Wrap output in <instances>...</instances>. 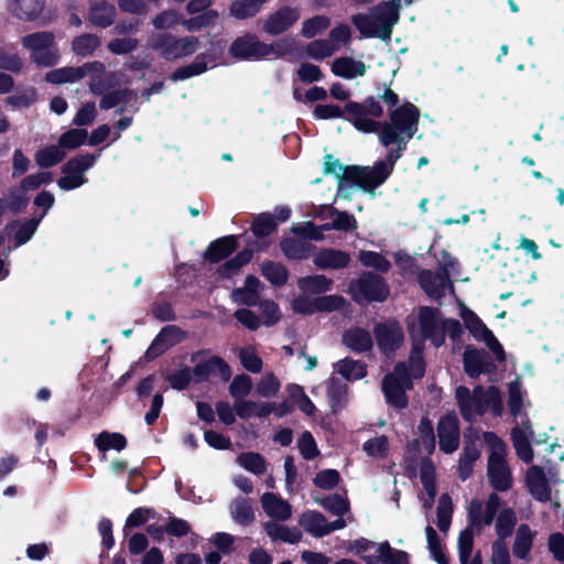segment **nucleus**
<instances>
[{"label":"nucleus","mask_w":564,"mask_h":564,"mask_svg":"<svg viewBox=\"0 0 564 564\" xmlns=\"http://www.w3.org/2000/svg\"><path fill=\"white\" fill-rule=\"evenodd\" d=\"M346 112L358 130L362 132L379 131L380 142L384 147L393 144L402 134H405L406 139H411L417 130L419 110L412 104H405L393 110L390 113L391 122H379L368 118L382 116V107L373 97H369L362 104L349 101L346 105Z\"/></svg>","instance_id":"obj_1"},{"label":"nucleus","mask_w":564,"mask_h":564,"mask_svg":"<svg viewBox=\"0 0 564 564\" xmlns=\"http://www.w3.org/2000/svg\"><path fill=\"white\" fill-rule=\"evenodd\" d=\"M401 0H389L371 8L369 14H355L351 23L362 36L379 37L383 41L391 39L392 28L399 20Z\"/></svg>","instance_id":"obj_2"},{"label":"nucleus","mask_w":564,"mask_h":564,"mask_svg":"<svg viewBox=\"0 0 564 564\" xmlns=\"http://www.w3.org/2000/svg\"><path fill=\"white\" fill-rule=\"evenodd\" d=\"M455 397L459 412L467 422L471 423L476 415L485 414L488 409L497 416L502 414V399L497 387L485 389L477 386L470 391L467 387L459 386L456 388Z\"/></svg>","instance_id":"obj_3"},{"label":"nucleus","mask_w":564,"mask_h":564,"mask_svg":"<svg viewBox=\"0 0 564 564\" xmlns=\"http://www.w3.org/2000/svg\"><path fill=\"white\" fill-rule=\"evenodd\" d=\"M199 45L196 36L176 37L169 32L153 33L148 37V48L156 52L166 61H175L193 55Z\"/></svg>","instance_id":"obj_4"},{"label":"nucleus","mask_w":564,"mask_h":564,"mask_svg":"<svg viewBox=\"0 0 564 564\" xmlns=\"http://www.w3.org/2000/svg\"><path fill=\"white\" fill-rule=\"evenodd\" d=\"M349 293L358 304L369 302H382L389 295V289L384 280L372 272H364L358 279L349 284Z\"/></svg>","instance_id":"obj_5"},{"label":"nucleus","mask_w":564,"mask_h":564,"mask_svg":"<svg viewBox=\"0 0 564 564\" xmlns=\"http://www.w3.org/2000/svg\"><path fill=\"white\" fill-rule=\"evenodd\" d=\"M412 386V379L404 362L397 364L393 372L386 375L382 380V391L387 401L398 409L408 405L405 391Z\"/></svg>","instance_id":"obj_6"},{"label":"nucleus","mask_w":564,"mask_h":564,"mask_svg":"<svg viewBox=\"0 0 564 564\" xmlns=\"http://www.w3.org/2000/svg\"><path fill=\"white\" fill-rule=\"evenodd\" d=\"M401 151L391 150L387 156V161H379L373 167L355 166L350 170L349 178L359 181L367 188L378 187L391 174L394 163L400 159Z\"/></svg>","instance_id":"obj_7"},{"label":"nucleus","mask_w":564,"mask_h":564,"mask_svg":"<svg viewBox=\"0 0 564 564\" xmlns=\"http://www.w3.org/2000/svg\"><path fill=\"white\" fill-rule=\"evenodd\" d=\"M95 154L77 155L67 161L62 166L64 176L58 178L57 184L64 191H69L86 183L85 172L91 167L96 161Z\"/></svg>","instance_id":"obj_8"},{"label":"nucleus","mask_w":564,"mask_h":564,"mask_svg":"<svg viewBox=\"0 0 564 564\" xmlns=\"http://www.w3.org/2000/svg\"><path fill=\"white\" fill-rule=\"evenodd\" d=\"M204 355H207V351L199 350L194 352L191 357V361L196 362L193 368V375L196 377L197 381H204L210 375H215L217 372L224 381H228L231 377L229 365L218 356H212L207 359L200 358Z\"/></svg>","instance_id":"obj_9"},{"label":"nucleus","mask_w":564,"mask_h":564,"mask_svg":"<svg viewBox=\"0 0 564 564\" xmlns=\"http://www.w3.org/2000/svg\"><path fill=\"white\" fill-rule=\"evenodd\" d=\"M269 44L250 33L237 37L229 47V53L237 59H261L269 55Z\"/></svg>","instance_id":"obj_10"},{"label":"nucleus","mask_w":564,"mask_h":564,"mask_svg":"<svg viewBox=\"0 0 564 564\" xmlns=\"http://www.w3.org/2000/svg\"><path fill=\"white\" fill-rule=\"evenodd\" d=\"M373 335L379 349L387 356L399 349L403 343L402 328L394 321L377 324Z\"/></svg>","instance_id":"obj_11"},{"label":"nucleus","mask_w":564,"mask_h":564,"mask_svg":"<svg viewBox=\"0 0 564 564\" xmlns=\"http://www.w3.org/2000/svg\"><path fill=\"white\" fill-rule=\"evenodd\" d=\"M186 333L176 325H167L161 329L156 335L151 346L144 354V360L151 361L162 354H164L170 347L181 343L185 339Z\"/></svg>","instance_id":"obj_12"},{"label":"nucleus","mask_w":564,"mask_h":564,"mask_svg":"<svg viewBox=\"0 0 564 564\" xmlns=\"http://www.w3.org/2000/svg\"><path fill=\"white\" fill-rule=\"evenodd\" d=\"M419 324H420V337L416 339H422L424 344V339H431L432 343L440 347L444 343V336L442 327V322L438 317V311L431 307H422L419 313Z\"/></svg>","instance_id":"obj_13"},{"label":"nucleus","mask_w":564,"mask_h":564,"mask_svg":"<svg viewBox=\"0 0 564 564\" xmlns=\"http://www.w3.org/2000/svg\"><path fill=\"white\" fill-rule=\"evenodd\" d=\"M419 282L425 293L435 300L441 299L447 288L453 289L449 282V272L445 265L437 272L422 270L419 273Z\"/></svg>","instance_id":"obj_14"},{"label":"nucleus","mask_w":564,"mask_h":564,"mask_svg":"<svg viewBox=\"0 0 564 564\" xmlns=\"http://www.w3.org/2000/svg\"><path fill=\"white\" fill-rule=\"evenodd\" d=\"M488 478L491 486L498 491H506L511 488L510 468L503 456L497 451L492 452L488 458Z\"/></svg>","instance_id":"obj_15"},{"label":"nucleus","mask_w":564,"mask_h":564,"mask_svg":"<svg viewBox=\"0 0 564 564\" xmlns=\"http://www.w3.org/2000/svg\"><path fill=\"white\" fill-rule=\"evenodd\" d=\"M440 448L447 454L455 452L459 445L458 420L454 415L443 416L437 425Z\"/></svg>","instance_id":"obj_16"},{"label":"nucleus","mask_w":564,"mask_h":564,"mask_svg":"<svg viewBox=\"0 0 564 564\" xmlns=\"http://www.w3.org/2000/svg\"><path fill=\"white\" fill-rule=\"evenodd\" d=\"M525 486L532 497L541 502L551 500V485L544 469L538 465L531 466L525 473Z\"/></svg>","instance_id":"obj_17"},{"label":"nucleus","mask_w":564,"mask_h":564,"mask_svg":"<svg viewBox=\"0 0 564 564\" xmlns=\"http://www.w3.org/2000/svg\"><path fill=\"white\" fill-rule=\"evenodd\" d=\"M300 19L297 9L283 7L271 13L264 24L263 30L270 35H279L285 32Z\"/></svg>","instance_id":"obj_18"},{"label":"nucleus","mask_w":564,"mask_h":564,"mask_svg":"<svg viewBox=\"0 0 564 564\" xmlns=\"http://www.w3.org/2000/svg\"><path fill=\"white\" fill-rule=\"evenodd\" d=\"M87 12V21L93 25L106 29L113 24L117 10L113 4L107 0H89Z\"/></svg>","instance_id":"obj_19"},{"label":"nucleus","mask_w":564,"mask_h":564,"mask_svg":"<svg viewBox=\"0 0 564 564\" xmlns=\"http://www.w3.org/2000/svg\"><path fill=\"white\" fill-rule=\"evenodd\" d=\"M464 369L471 378H477L492 366L490 355L484 349L467 347L464 352Z\"/></svg>","instance_id":"obj_20"},{"label":"nucleus","mask_w":564,"mask_h":564,"mask_svg":"<svg viewBox=\"0 0 564 564\" xmlns=\"http://www.w3.org/2000/svg\"><path fill=\"white\" fill-rule=\"evenodd\" d=\"M262 288L263 284L258 278L254 275H248L242 288L232 290L231 299L237 304L254 306L260 301V289Z\"/></svg>","instance_id":"obj_21"},{"label":"nucleus","mask_w":564,"mask_h":564,"mask_svg":"<svg viewBox=\"0 0 564 564\" xmlns=\"http://www.w3.org/2000/svg\"><path fill=\"white\" fill-rule=\"evenodd\" d=\"M264 512L274 520L285 521L292 514L291 505L273 492H265L261 497Z\"/></svg>","instance_id":"obj_22"},{"label":"nucleus","mask_w":564,"mask_h":564,"mask_svg":"<svg viewBox=\"0 0 564 564\" xmlns=\"http://www.w3.org/2000/svg\"><path fill=\"white\" fill-rule=\"evenodd\" d=\"M349 262L350 256L336 249H323L314 257V264L321 269H343Z\"/></svg>","instance_id":"obj_23"},{"label":"nucleus","mask_w":564,"mask_h":564,"mask_svg":"<svg viewBox=\"0 0 564 564\" xmlns=\"http://www.w3.org/2000/svg\"><path fill=\"white\" fill-rule=\"evenodd\" d=\"M238 247L236 236H227L213 241L204 252V258L210 262H219L230 256Z\"/></svg>","instance_id":"obj_24"},{"label":"nucleus","mask_w":564,"mask_h":564,"mask_svg":"<svg viewBox=\"0 0 564 564\" xmlns=\"http://www.w3.org/2000/svg\"><path fill=\"white\" fill-rule=\"evenodd\" d=\"M343 343L356 352L368 351L373 345L370 333L360 327L346 330L343 335Z\"/></svg>","instance_id":"obj_25"},{"label":"nucleus","mask_w":564,"mask_h":564,"mask_svg":"<svg viewBox=\"0 0 564 564\" xmlns=\"http://www.w3.org/2000/svg\"><path fill=\"white\" fill-rule=\"evenodd\" d=\"M480 451L476 440L467 438L465 435V446L458 462L459 477L466 480L473 473V464L479 458Z\"/></svg>","instance_id":"obj_26"},{"label":"nucleus","mask_w":564,"mask_h":564,"mask_svg":"<svg viewBox=\"0 0 564 564\" xmlns=\"http://www.w3.org/2000/svg\"><path fill=\"white\" fill-rule=\"evenodd\" d=\"M265 533L273 541H283L290 544H296L302 539V532L297 528H289L276 523L275 521H268L263 524Z\"/></svg>","instance_id":"obj_27"},{"label":"nucleus","mask_w":564,"mask_h":564,"mask_svg":"<svg viewBox=\"0 0 564 564\" xmlns=\"http://www.w3.org/2000/svg\"><path fill=\"white\" fill-rule=\"evenodd\" d=\"M299 523L315 538L327 535V519L321 512L306 511L300 517Z\"/></svg>","instance_id":"obj_28"},{"label":"nucleus","mask_w":564,"mask_h":564,"mask_svg":"<svg viewBox=\"0 0 564 564\" xmlns=\"http://www.w3.org/2000/svg\"><path fill=\"white\" fill-rule=\"evenodd\" d=\"M332 70L337 76L354 78L356 76H362L366 72V66L360 61H355L349 57H339L333 62Z\"/></svg>","instance_id":"obj_29"},{"label":"nucleus","mask_w":564,"mask_h":564,"mask_svg":"<svg viewBox=\"0 0 564 564\" xmlns=\"http://www.w3.org/2000/svg\"><path fill=\"white\" fill-rule=\"evenodd\" d=\"M45 0H14L13 14L20 20L33 21L43 12Z\"/></svg>","instance_id":"obj_30"},{"label":"nucleus","mask_w":564,"mask_h":564,"mask_svg":"<svg viewBox=\"0 0 564 564\" xmlns=\"http://www.w3.org/2000/svg\"><path fill=\"white\" fill-rule=\"evenodd\" d=\"M101 40L93 33H85L75 36L72 41V51L80 57L94 55L95 51L100 46Z\"/></svg>","instance_id":"obj_31"},{"label":"nucleus","mask_w":564,"mask_h":564,"mask_svg":"<svg viewBox=\"0 0 564 564\" xmlns=\"http://www.w3.org/2000/svg\"><path fill=\"white\" fill-rule=\"evenodd\" d=\"M297 285L304 294H322L330 290L333 280L317 274L299 279Z\"/></svg>","instance_id":"obj_32"},{"label":"nucleus","mask_w":564,"mask_h":564,"mask_svg":"<svg viewBox=\"0 0 564 564\" xmlns=\"http://www.w3.org/2000/svg\"><path fill=\"white\" fill-rule=\"evenodd\" d=\"M409 330L412 336V350L409 358L411 375L413 378H421L423 377L425 369L422 356L424 344L422 343V339H416L414 326H410Z\"/></svg>","instance_id":"obj_33"},{"label":"nucleus","mask_w":564,"mask_h":564,"mask_svg":"<svg viewBox=\"0 0 564 564\" xmlns=\"http://www.w3.org/2000/svg\"><path fill=\"white\" fill-rule=\"evenodd\" d=\"M230 513L232 519L241 525H248L254 520L251 501L243 497H238L231 502Z\"/></svg>","instance_id":"obj_34"},{"label":"nucleus","mask_w":564,"mask_h":564,"mask_svg":"<svg viewBox=\"0 0 564 564\" xmlns=\"http://www.w3.org/2000/svg\"><path fill=\"white\" fill-rule=\"evenodd\" d=\"M268 0H234L230 4V14L243 20L254 17Z\"/></svg>","instance_id":"obj_35"},{"label":"nucleus","mask_w":564,"mask_h":564,"mask_svg":"<svg viewBox=\"0 0 564 564\" xmlns=\"http://www.w3.org/2000/svg\"><path fill=\"white\" fill-rule=\"evenodd\" d=\"M530 437L531 436H529L524 430L519 429V426L511 430V440L517 451V455L527 464L531 463L533 459V451L529 442Z\"/></svg>","instance_id":"obj_36"},{"label":"nucleus","mask_w":564,"mask_h":564,"mask_svg":"<svg viewBox=\"0 0 564 564\" xmlns=\"http://www.w3.org/2000/svg\"><path fill=\"white\" fill-rule=\"evenodd\" d=\"M534 533L528 524H521L516 534L513 554L519 558H525L532 547Z\"/></svg>","instance_id":"obj_37"},{"label":"nucleus","mask_w":564,"mask_h":564,"mask_svg":"<svg viewBox=\"0 0 564 564\" xmlns=\"http://www.w3.org/2000/svg\"><path fill=\"white\" fill-rule=\"evenodd\" d=\"M137 98V94L130 89H116L104 95L99 106L101 109L107 110L118 106L119 104L130 105L132 101H135Z\"/></svg>","instance_id":"obj_38"},{"label":"nucleus","mask_w":564,"mask_h":564,"mask_svg":"<svg viewBox=\"0 0 564 564\" xmlns=\"http://www.w3.org/2000/svg\"><path fill=\"white\" fill-rule=\"evenodd\" d=\"M55 36L52 32L41 31L22 37V45L33 53L53 46Z\"/></svg>","instance_id":"obj_39"},{"label":"nucleus","mask_w":564,"mask_h":564,"mask_svg":"<svg viewBox=\"0 0 564 564\" xmlns=\"http://www.w3.org/2000/svg\"><path fill=\"white\" fill-rule=\"evenodd\" d=\"M311 247L310 243L293 238L284 239L281 242V249L285 257L295 260L308 258Z\"/></svg>","instance_id":"obj_40"},{"label":"nucleus","mask_w":564,"mask_h":564,"mask_svg":"<svg viewBox=\"0 0 564 564\" xmlns=\"http://www.w3.org/2000/svg\"><path fill=\"white\" fill-rule=\"evenodd\" d=\"M207 69V63L205 61V55H198L195 61L188 65L178 67L175 72L172 73V80H183L189 77L203 74Z\"/></svg>","instance_id":"obj_41"},{"label":"nucleus","mask_w":564,"mask_h":564,"mask_svg":"<svg viewBox=\"0 0 564 564\" xmlns=\"http://www.w3.org/2000/svg\"><path fill=\"white\" fill-rule=\"evenodd\" d=\"M261 272L273 285L282 286L288 281V270L281 263L265 261L261 265Z\"/></svg>","instance_id":"obj_42"},{"label":"nucleus","mask_w":564,"mask_h":564,"mask_svg":"<svg viewBox=\"0 0 564 564\" xmlns=\"http://www.w3.org/2000/svg\"><path fill=\"white\" fill-rule=\"evenodd\" d=\"M95 444L100 452L110 448L121 451L127 445L126 437L120 433L101 432L95 440Z\"/></svg>","instance_id":"obj_43"},{"label":"nucleus","mask_w":564,"mask_h":564,"mask_svg":"<svg viewBox=\"0 0 564 564\" xmlns=\"http://www.w3.org/2000/svg\"><path fill=\"white\" fill-rule=\"evenodd\" d=\"M517 523V517L512 509L502 510L496 522V532L498 534V540L503 541L506 538L510 536L513 532L514 525Z\"/></svg>","instance_id":"obj_44"},{"label":"nucleus","mask_w":564,"mask_h":564,"mask_svg":"<svg viewBox=\"0 0 564 564\" xmlns=\"http://www.w3.org/2000/svg\"><path fill=\"white\" fill-rule=\"evenodd\" d=\"M65 152L56 145L47 147L35 154V162L43 169L52 167L63 161Z\"/></svg>","instance_id":"obj_45"},{"label":"nucleus","mask_w":564,"mask_h":564,"mask_svg":"<svg viewBox=\"0 0 564 564\" xmlns=\"http://www.w3.org/2000/svg\"><path fill=\"white\" fill-rule=\"evenodd\" d=\"M237 463L245 469L256 475H262L267 469V463L264 458L260 454L253 452L240 454L237 457Z\"/></svg>","instance_id":"obj_46"},{"label":"nucleus","mask_w":564,"mask_h":564,"mask_svg":"<svg viewBox=\"0 0 564 564\" xmlns=\"http://www.w3.org/2000/svg\"><path fill=\"white\" fill-rule=\"evenodd\" d=\"M315 501L334 516L341 517L349 510L348 500L338 494L330 495L323 499L315 498Z\"/></svg>","instance_id":"obj_47"},{"label":"nucleus","mask_w":564,"mask_h":564,"mask_svg":"<svg viewBox=\"0 0 564 564\" xmlns=\"http://www.w3.org/2000/svg\"><path fill=\"white\" fill-rule=\"evenodd\" d=\"M437 527L441 531L446 532L451 525L453 514L452 498L448 494H443L437 505Z\"/></svg>","instance_id":"obj_48"},{"label":"nucleus","mask_w":564,"mask_h":564,"mask_svg":"<svg viewBox=\"0 0 564 564\" xmlns=\"http://www.w3.org/2000/svg\"><path fill=\"white\" fill-rule=\"evenodd\" d=\"M45 80L52 84L74 83L80 80L78 67H62L45 74Z\"/></svg>","instance_id":"obj_49"},{"label":"nucleus","mask_w":564,"mask_h":564,"mask_svg":"<svg viewBox=\"0 0 564 564\" xmlns=\"http://www.w3.org/2000/svg\"><path fill=\"white\" fill-rule=\"evenodd\" d=\"M338 372L347 380H357L366 375V367L361 361L345 358L337 364Z\"/></svg>","instance_id":"obj_50"},{"label":"nucleus","mask_w":564,"mask_h":564,"mask_svg":"<svg viewBox=\"0 0 564 564\" xmlns=\"http://www.w3.org/2000/svg\"><path fill=\"white\" fill-rule=\"evenodd\" d=\"M378 560L384 564H408V554L392 549L388 542L378 546Z\"/></svg>","instance_id":"obj_51"},{"label":"nucleus","mask_w":564,"mask_h":564,"mask_svg":"<svg viewBox=\"0 0 564 564\" xmlns=\"http://www.w3.org/2000/svg\"><path fill=\"white\" fill-rule=\"evenodd\" d=\"M356 165L351 167H346L345 173L341 175V177L338 178L339 185H338V195L344 198H349L352 194L354 186H359L364 191L368 192L371 196H375L376 194V187H371V189L367 188L366 185H364L359 181H354L349 178L350 170L354 169Z\"/></svg>","instance_id":"obj_52"},{"label":"nucleus","mask_w":564,"mask_h":564,"mask_svg":"<svg viewBox=\"0 0 564 564\" xmlns=\"http://www.w3.org/2000/svg\"><path fill=\"white\" fill-rule=\"evenodd\" d=\"M140 45V41L138 39L131 36H122L112 39L108 42L107 48L109 52L116 55H124L135 51Z\"/></svg>","instance_id":"obj_53"},{"label":"nucleus","mask_w":564,"mask_h":564,"mask_svg":"<svg viewBox=\"0 0 564 564\" xmlns=\"http://www.w3.org/2000/svg\"><path fill=\"white\" fill-rule=\"evenodd\" d=\"M276 229V224L271 214L263 213L258 215L251 225L253 235L258 238L268 237Z\"/></svg>","instance_id":"obj_54"},{"label":"nucleus","mask_w":564,"mask_h":564,"mask_svg":"<svg viewBox=\"0 0 564 564\" xmlns=\"http://www.w3.org/2000/svg\"><path fill=\"white\" fill-rule=\"evenodd\" d=\"M306 52L314 59H323L336 53V47L327 39L316 40L306 46Z\"/></svg>","instance_id":"obj_55"},{"label":"nucleus","mask_w":564,"mask_h":564,"mask_svg":"<svg viewBox=\"0 0 564 564\" xmlns=\"http://www.w3.org/2000/svg\"><path fill=\"white\" fill-rule=\"evenodd\" d=\"M217 18H218L217 11L208 10V11H205L194 18L184 20L182 22V24L187 31H198L205 26H208V25L215 23Z\"/></svg>","instance_id":"obj_56"},{"label":"nucleus","mask_w":564,"mask_h":564,"mask_svg":"<svg viewBox=\"0 0 564 564\" xmlns=\"http://www.w3.org/2000/svg\"><path fill=\"white\" fill-rule=\"evenodd\" d=\"M87 135V130L70 129L59 137L58 144L62 148L75 149L85 143Z\"/></svg>","instance_id":"obj_57"},{"label":"nucleus","mask_w":564,"mask_h":564,"mask_svg":"<svg viewBox=\"0 0 564 564\" xmlns=\"http://www.w3.org/2000/svg\"><path fill=\"white\" fill-rule=\"evenodd\" d=\"M252 389V380L247 375H239L232 380L229 392L237 401L243 399Z\"/></svg>","instance_id":"obj_58"},{"label":"nucleus","mask_w":564,"mask_h":564,"mask_svg":"<svg viewBox=\"0 0 564 564\" xmlns=\"http://www.w3.org/2000/svg\"><path fill=\"white\" fill-rule=\"evenodd\" d=\"M330 24V21L325 15H316L312 19L306 20L303 23L302 34L303 36L311 39L319 32L326 30Z\"/></svg>","instance_id":"obj_59"},{"label":"nucleus","mask_w":564,"mask_h":564,"mask_svg":"<svg viewBox=\"0 0 564 564\" xmlns=\"http://www.w3.org/2000/svg\"><path fill=\"white\" fill-rule=\"evenodd\" d=\"M474 532L471 528H466L458 538L459 560L462 564H468L473 551Z\"/></svg>","instance_id":"obj_60"},{"label":"nucleus","mask_w":564,"mask_h":564,"mask_svg":"<svg viewBox=\"0 0 564 564\" xmlns=\"http://www.w3.org/2000/svg\"><path fill=\"white\" fill-rule=\"evenodd\" d=\"M508 406L514 417L520 414L522 406V393L521 383L518 379L508 384Z\"/></svg>","instance_id":"obj_61"},{"label":"nucleus","mask_w":564,"mask_h":564,"mask_svg":"<svg viewBox=\"0 0 564 564\" xmlns=\"http://www.w3.org/2000/svg\"><path fill=\"white\" fill-rule=\"evenodd\" d=\"M180 21L181 17L178 12L173 9H167L156 14L152 20V24L158 30H165L175 26Z\"/></svg>","instance_id":"obj_62"},{"label":"nucleus","mask_w":564,"mask_h":564,"mask_svg":"<svg viewBox=\"0 0 564 564\" xmlns=\"http://www.w3.org/2000/svg\"><path fill=\"white\" fill-rule=\"evenodd\" d=\"M359 260L364 265L375 268L381 272H387L390 269V262L377 252L360 251Z\"/></svg>","instance_id":"obj_63"},{"label":"nucleus","mask_w":564,"mask_h":564,"mask_svg":"<svg viewBox=\"0 0 564 564\" xmlns=\"http://www.w3.org/2000/svg\"><path fill=\"white\" fill-rule=\"evenodd\" d=\"M263 324L268 327L275 325L281 319L279 306L270 300L259 301Z\"/></svg>","instance_id":"obj_64"}]
</instances>
